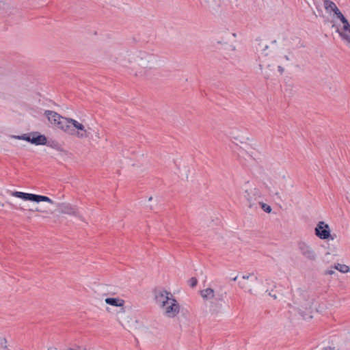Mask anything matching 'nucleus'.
<instances>
[{
	"mask_svg": "<svg viewBox=\"0 0 350 350\" xmlns=\"http://www.w3.org/2000/svg\"><path fill=\"white\" fill-rule=\"evenodd\" d=\"M110 61L128 69L135 77L148 79L154 68L157 58L151 53L142 50H129L111 57Z\"/></svg>",
	"mask_w": 350,
	"mask_h": 350,
	"instance_id": "f257e3e1",
	"label": "nucleus"
},
{
	"mask_svg": "<svg viewBox=\"0 0 350 350\" xmlns=\"http://www.w3.org/2000/svg\"><path fill=\"white\" fill-rule=\"evenodd\" d=\"M44 114L51 124L78 139H88L90 142H97L101 138L100 129L96 126L85 127L76 120L63 117L53 111L46 110Z\"/></svg>",
	"mask_w": 350,
	"mask_h": 350,
	"instance_id": "f03ea898",
	"label": "nucleus"
},
{
	"mask_svg": "<svg viewBox=\"0 0 350 350\" xmlns=\"http://www.w3.org/2000/svg\"><path fill=\"white\" fill-rule=\"evenodd\" d=\"M225 294L216 293L211 288H207L200 291V295L203 299L209 301L208 310L211 314H217L221 312Z\"/></svg>",
	"mask_w": 350,
	"mask_h": 350,
	"instance_id": "7ed1b4c3",
	"label": "nucleus"
},
{
	"mask_svg": "<svg viewBox=\"0 0 350 350\" xmlns=\"http://www.w3.org/2000/svg\"><path fill=\"white\" fill-rule=\"evenodd\" d=\"M10 194L12 196L21 198L24 200H29L36 202H46L50 204H54V201L52 200L51 198H49L47 196H40L33 193H24L21 191H9Z\"/></svg>",
	"mask_w": 350,
	"mask_h": 350,
	"instance_id": "20e7f679",
	"label": "nucleus"
},
{
	"mask_svg": "<svg viewBox=\"0 0 350 350\" xmlns=\"http://www.w3.org/2000/svg\"><path fill=\"white\" fill-rule=\"evenodd\" d=\"M338 19L340 23L337 25L336 31L343 40L350 44V24L344 15L340 16Z\"/></svg>",
	"mask_w": 350,
	"mask_h": 350,
	"instance_id": "39448f33",
	"label": "nucleus"
},
{
	"mask_svg": "<svg viewBox=\"0 0 350 350\" xmlns=\"http://www.w3.org/2000/svg\"><path fill=\"white\" fill-rule=\"evenodd\" d=\"M12 137L18 139H23L36 145H42L46 144V137L43 135H40L38 132L23 134V135L21 136L13 135L12 136Z\"/></svg>",
	"mask_w": 350,
	"mask_h": 350,
	"instance_id": "423d86ee",
	"label": "nucleus"
},
{
	"mask_svg": "<svg viewBox=\"0 0 350 350\" xmlns=\"http://www.w3.org/2000/svg\"><path fill=\"white\" fill-rule=\"evenodd\" d=\"M256 282L262 283V280H259L254 273H250L242 276L241 280L239 282V285L242 289L253 294V284Z\"/></svg>",
	"mask_w": 350,
	"mask_h": 350,
	"instance_id": "0eeeda50",
	"label": "nucleus"
},
{
	"mask_svg": "<svg viewBox=\"0 0 350 350\" xmlns=\"http://www.w3.org/2000/svg\"><path fill=\"white\" fill-rule=\"evenodd\" d=\"M298 250L307 260L314 261L317 259V254L313 248L307 243L300 241L297 243Z\"/></svg>",
	"mask_w": 350,
	"mask_h": 350,
	"instance_id": "6e6552de",
	"label": "nucleus"
},
{
	"mask_svg": "<svg viewBox=\"0 0 350 350\" xmlns=\"http://www.w3.org/2000/svg\"><path fill=\"white\" fill-rule=\"evenodd\" d=\"M314 233L317 237L323 240L328 239H331L332 240L334 239V237L330 234L329 225L324 221H319L317 224L314 228Z\"/></svg>",
	"mask_w": 350,
	"mask_h": 350,
	"instance_id": "1a4fd4ad",
	"label": "nucleus"
},
{
	"mask_svg": "<svg viewBox=\"0 0 350 350\" xmlns=\"http://www.w3.org/2000/svg\"><path fill=\"white\" fill-rule=\"evenodd\" d=\"M243 198L246 200L250 208L253 207L261 198L260 191L256 188L246 189L243 192Z\"/></svg>",
	"mask_w": 350,
	"mask_h": 350,
	"instance_id": "9d476101",
	"label": "nucleus"
},
{
	"mask_svg": "<svg viewBox=\"0 0 350 350\" xmlns=\"http://www.w3.org/2000/svg\"><path fill=\"white\" fill-rule=\"evenodd\" d=\"M171 299H174V297L171 293L167 291H159L155 294L156 302L161 308L167 305Z\"/></svg>",
	"mask_w": 350,
	"mask_h": 350,
	"instance_id": "9b49d317",
	"label": "nucleus"
},
{
	"mask_svg": "<svg viewBox=\"0 0 350 350\" xmlns=\"http://www.w3.org/2000/svg\"><path fill=\"white\" fill-rule=\"evenodd\" d=\"M161 308L163 310L165 314L170 318L176 316L180 310L179 305L174 298L171 299L168 304Z\"/></svg>",
	"mask_w": 350,
	"mask_h": 350,
	"instance_id": "f8f14e48",
	"label": "nucleus"
},
{
	"mask_svg": "<svg viewBox=\"0 0 350 350\" xmlns=\"http://www.w3.org/2000/svg\"><path fill=\"white\" fill-rule=\"evenodd\" d=\"M58 208L61 213L68 215H71L79 217L81 220L83 221V217L79 213L77 208L68 203H62L58 204Z\"/></svg>",
	"mask_w": 350,
	"mask_h": 350,
	"instance_id": "ddd939ff",
	"label": "nucleus"
},
{
	"mask_svg": "<svg viewBox=\"0 0 350 350\" xmlns=\"http://www.w3.org/2000/svg\"><path fill=\"white\" fill-rule=\"evenodd\" d=\"M200 4L209 12H217L222 4V0H200Z\"/></svg>",
	"mask_w": 350,
	"mask_h": 350,
	"instance_id": "4468645a",
	"label": "nucleus"
},
{
	"mask_svg": "<svg viewBox=\"0 0 350 350\" xmlns=\"http://www.w3.org/2000/svg\"><path fill=\"white\" fill-rule=\"evenodd\" d=\"M323 5L327 12H334L337 18H338L340 16H342V13L338 8L335 3L329 0H325L323 1Z\"/></svg>",
	"mask_w": 350,
	"mask_h": 350,
	"instance_id": "2eb2a0df",
	"label": "nucleus"
},
{
	"mask_svg": "<svg viewBox=\"0 0 350 350\" xmlns=\"http://www.w3.org/2000/svg\"><path fill=\"white\" fill-rule=\"evenodd\" d=\"M300 296L301 297L303 300H299L298 301L300 306L304 309H309L311 308L312 305L313 299L310 298L308 293L306 291H301Z\"/></svg>",
	"mask_w": 350,
	"mask_h": 350,
	"instance_id": "dca6fc26",
	"label": "nucleus"
},
{
	"mask_svg": "<svg viewBox=\"0 0 350 350\" xmlns=\"http://www.w3.org/2000/svg\"><path fill=\"white\" fill-rule=\"evenodd\" d=\"M230 137L239 142H243L244 139H248V137H245L243 131L237 129L230 132Z\"/></svg>",
	"mask_w": 350,
	"mask_h": 350,
	"instance_id": "f3484780",
	"label": "nucleus"
},
{
	"mask_svg": "<svg viewBox=\"0 0 350 350\" xmlns=\"http://www.w3.org/2000/svg\"><path fill=\"white\" fill-rule=\"evenodd\" d=\"M105 301L106 304L113 306L122 307L124 304L123 299L117 297H108Z\"/></svg>",
	"mask_w": 350,
	"mask_h": 350,
	"instance_id": "a211bd4d",
	"label": "nucleus"
},
{
	"mask_svg": "<svg viewBox=\"0 0 350 350\" xmlns=\"http://www.w3.org/2000/svg\"><path fill=\"white\" fill-rule=\"evenodd\" d=\"M334 268L341 273H345L349 271V267L346 265L338 263L335 265Z\"/></svg>",
	"mask_w": 350,
	"mask_h": 350,
	"instance_id": "6ab92c4d",
	"label": "nucleus"
},
{
	"mask_svg": "<svg viewBox=\"0 0 350 350\" xmlns=\"http://www.w3.org/2000/svg\"><path fill=\"white\" fill-rule=\"evenodd\" d=\"M6 204H8L10 206V208H12V209L21 210V211L26 210V208H24L23 206H22L21 204H14L8 200L6 201Z\"/></svg>",
	"mask_w": 350,
	"mask_h": 350,
	"instance_id": "aec40b11",
	"label": "nucleus"
},
{
	"mask_svg": "<svg viewBox=\"0 0 350 350\" xmlns=\"http://www.w3.org/2000/svg\"><path fill=\"white\" fill-rule=\"evenodd\" d=\"M261 206L262 209L266 213H270L271 211V208L269 205L265 204L263 202H259Z\"/></svg>",
	"mask_w": 350,
	"mask_h": 350,
	"instance_id": "412c9836",
	"label": "nucleus"
},
{
	"mask_svg": "<svg viewBox=\"0 0 350 350\" xmlns=\"http://www.w3.org/2000/svg\"><path fill=\"white\" fill-rule=\"evenodd\" d=\"M188 283L191 288H194L198 284V280L196 278L193 277L189 280Z\"/></svg>",
	"mask_w": 350,
	"mask_h": 350,
	"instance_id": "4be33fe9",
	"label": "nucleus"
},
{
	"mask_svg": "<svg viewBox=\"0 0 350 350\" xmlns=\"http://www.w3.org/2000/svg\"><path fill=\"white\" fill-rule=\"evenodd\" d=\"M273 194L276 196V198L278 199H280V200L281 199L280 194V193L278 191L274 192Z\"/></svg>",
	"mask_w": 350,
	"mask_h": 350,
	"instance_id": "5701e85b",
	"label": "nucleus"
},
{
	"mask_svg": "<svg viewBox=\"0 0 350 350\" xmlns=\"http://www.w3.org/2000/svg\"><path fill=\"white\" fill-rule=\"evenodd\" d=\"M29 211H38V212H41V211L38 208H36L35 209L29 208Z\"/></svg>",
	"mask_w": 350,
	"mask_h": 350,
	"instance_id": "b1692460",
	"label": "nucleus"
},
{
	"mask_svg": "<svg viewBox=\"0 0 350 350\" xmlns=\"http://www.w3.org/2000/svg\"><path fill=\"white\" fill-rule=\"evenodd\" d=\"M278 68L280 73H282L284 72V68L282 66H279Z\"/></svg>",
	"mask_w": 350,
	"mask_h": 350,
	"instance_id": "393cba45",
	"label": "nucleus"
},
{
	"mask_svg": "<svg viewBox=\"0 0 350 350\" xmlns=\"http://www.w3.org/2000/svg\"><path fill=\"white\" fill-rule=\"evenodd\" d=\"M334 273V271L329 270L326 272V274L332 275Z\"/></svg>",
	"mask_w": 350,
	"mask_h": 350,
	"instance_id": "a878e982",
	"label": "nucleus"
},
{
	"mask_svg": "<svg viewBox=\"0 0 350 350\" xmlns=\"http://www.w3.org/2000/svg\"><path fill=\"white\" fill-rule=\"evenodd\" d=\"M284 58L286 60L288 61L289 60V57L287 56V55H285L284 56Z\"/></svg>",
	"mask_w": 350,
	"mask_h": 350,
	"instance_id": "bb28decb",
	"label": "nucleus"
},
{
	"mask_svg": "<svg viewBox=\"0 0 350 350\" xmlns=\"http://www.w3.org/2000/svg\"><path fill=\"white\" fill-rule=\"evenodd\" d=\"M253 150H255V151H259V150L258 148H254Z\"/></svg>",
	"mask_w": 350,
	"mask_h": 350,
	"instance_id": "cd10ccee",
	"label": "nucleus"
},
{
	"mask_svg": "<svg viewBox=\"0 0 350 350\" xmlns=\"http://www.w3.org/2000/svg\"><path fill=\"white\" fill-rule=\"evenodd\" d=\"M237 277L236 276V277L233 278L232 280H233V281H236V280H237Z\"/></svg>",
	"mask_w": 350,
	"mask_h": 350,
	"instance_id": "c85d7f7f",
	"label": "nucleus"
},
{
	"mask_svg": "<svg viewBox=\"0 0 350 350\" xmlns=\"http://www.w3.org/2000/svg\"><path fill=\"white\" fill-rule=\"evenodd\" d=\"M262 55L263 57H265V56H267V53H263L262 54Z\"/></svg>",
	"mask_w": 350,
	"mask_h": 350,
	"instance_id": "c756f323",
	"label": "nucleus"
},
{
	"mask_svg": "<svg viewBox=\"0 0 350 350\" xmlns=\"http://www.w3.org/2000/svg\"><path fill=\"white\" fill-rule=\"evenodd\" d=\"M259 66H260V68L262 69V64L260 63V64H259Z\"/></svg>",
	"mask_w": 350,
	"mask_h": 350,
	"instance_id": "7c9ffc66",
	"label": "nucleus"
},
{
	"mask_svg": "<svg viewBox=\"0 0 350 350\" xmlns=\"http://www.w3.org/2000/svg\"><path fill=\"white\" fill-rule=\"evenodd\" d=\"M48 350H56V349L49 348V349H48Z\"/></svg>",
	"mask_w": 350,
	"mask_h": 350,
	"instance_id": "2f4dec72",
	"label": "nucleus"
}]
</instances>
